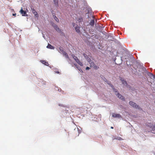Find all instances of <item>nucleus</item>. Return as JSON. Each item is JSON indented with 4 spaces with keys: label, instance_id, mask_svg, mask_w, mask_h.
Instances as JSON below:
<instances>
[{
    "label": "nucleus",
    "instance_id": "obj_1",
    "mask_svg": "<svg viewBox=\"0 0 155 155\" xmlns=\"http://www.w3.org/2000/svg\"><path fill=\"white\" fill-rule=\"evenodd\" d=\"M107 83L110 86V87L112 88L114 91L115 92V94L117 96V97L122 100L124 101L125 99L124 97L122 96L117 91H116V89L114 88V86L112 84H110V83L108 81H107Z\"/></svg>",
    "mask_w": 155,
    "mask_h": 155
},
{
    "label": "nucleus",
    "instance_id": "obj_2",
    "mask_svg": "<svg viewBox=\"0 0 155 155\" xmlns=\"http://www.w3.org/2000/svg\"><path fill=\"white\" fill-rule=\"evenodd\" d=\"M147 126L152 128V132L153 133L155 134V124L153 125L151 123H147Z\"/></svg>",
    "mask_w": 155,
    "mask_h": 155
},
{
    "label": "nucleus",
    "instance_id": "obj_3",
    "mask_svg": "<svg viewBox=\"0 0 155 155\" xmlns=\"http://www.w3.org/2000/svg\"><path fill=\"white\" fill-rule=\"evenodd\" d=\"M73 58L74 59V60L75 61L81 66H83V63L80 61L78 59V58L74 55H73Z\"/></svg>",
    "mask_w": 155,
    "mask_h": 155
},
{
    "label": "nucleus",
    "instance_id": "obj_4",
    "mask_svg": "<svg viewBox=\"0 0 155 155\" xmlns=\"http://www.w3.org/2000/svg\"><path fill=\"white\" fill-rule=\"evenodd\" d=\"M72 25L74 27H75V30L76 31L77 33H80V27L78 26V25H76L75 23H73Z\"/></svg>",
    "mask_w": 155,
    "mask_h": 155
},
{
    "label": "nucleus",
    "instance_id": "obj_5",
    "mask_svg": "<svg viewBox=\"0 0 155 155\" xmlns=\"http://www.w3.org/2000/svg\"><path fill=\"white\" fill-rule=\"evenodd\" d=\"M129 104L130 106H132L134 108L138 109L140 108V107L138 105H137L136 104L132 101H130L129 102Z\"/></svg>",
    "mask_w": 155,
    "mask_h": 155
},
{
    "label": "nucleus",
    "instance_id": "obj_6",
    "mask_svg": "<svg viewBox=\"0 0 155 155\" xmlns=\"http://www.w3.org/2000/svg\"><path fill=\"white\" fill-rule=\"evenodd\" d=\"M53 26L54 28L58 32L61 33V34H63L64 33L62 32L61 30L58 27V26L56 24L53 25Z\"/></svg>",
    "mask_w": 155,
    "mask_h": 155
},
{
    "label": "nucleus",
    "instance_id": "obj_7",
    "mask_svg": "<svg viewBox=\"0 0 155 155\" xmlns=\"http://www.w3.org/2000/svg\"><path fill=\"white\" fill-rule=\"evenodd\" d=\"M19 12L21 14L22 16H27L28 15L26 13V12L25 11H24L23 10L22 8H21L20 10L19 11Z\"/></svg>",
    "mask_w": 155,
    "mask_h": 155
},
{
    "label": "nucleus",
    "instance_id": "obj_8",
    "mask_svg": "<svg viewBox=\"0 0 155 155\" xmlns=\"http://www.w3.org/2000/svg\"><path fill=\"white\" fill-rule=\"evenodd\" d=\"M31 10L32 12V13L34 14L35 16L36 17H38V15L37 12H36L35 10L34 9V8H31Z\"/></svg>",
    "mask_w": 155,
    "mask_h": 155
},
{
    "label": "nucleus",
    "instance_id": "obj_9",
    "mask_svg": "<svg viewBox=\"0 0 155 155\" xmlns=\"http://www.w3.org/2000/svg\"><path fill=\"white\" fill-rule=\"evenodd\" d=\"M112 116L113 117L116 118H120L121 117V115L120 114L114 113H113L112 114Z\"/></svg>",
    "mask_w": 155,
    "mask_h": 155
},
{
    "label": "nucleus",
    "instance_id": "obj_10",
    "mask_svg": "<svg viewBox=\"0 0 155 155\" xmlns=\"http://www.w3.org/2000/svg\"><path fill=\"white\" fill-rule=\"evenodd\" d=\"M74 65L76 67V68L81 73L83 72V71L81 68L76 64H74Z\"/></svg>",
    "mask_w": 155,
    "mask_h": 155
},
{
    "label": "nucleus",
    "instance_id": "obj_11",
    "mask_svg": "<svg viewBox=\"0 0 155 155\" xmlns=\"http://www.w3.org/2000/svg\"><path fill=\"white\" fill-rule=\"evenodd\" d=\"M47 48H48L52 49H54V47H53L49 44H48V45L47 46Z\"/></svg>",
    "mask_w": 155,
    "mask_h": 155
},
{
    "label": "nucleus",
    "instance_id": "obj_12",
    "mask_svg": "<svg viewBox=\"0 0 155 155\" xmlns=\"http://www.w3.org/2000/svg\"><path fill=\"white\" fill-rule=\"evenodd\" d=\"M77 20L78 22H81L83 21V17H80L77 19Z\"/></svg>",
    "mask_w": 155,
    "mask_h": 155
},
{
    "label": "nucleus",
    "instance_id": "obj_13",
    "mask_svg": "<svg viewBox=\"0 0 155 155\" xmlns=\"http://www.w3.org/2000/svg\"><path fill=\"white\" fill-rule=\"evenodd\" d=\"M59 51L61 53L63 54L65 52L63 50V48L62 47H60Z\"/></svg>",
    "mask_w": 155,
    "mask_h": 155
},
{
    "label": "nucleus",
    "instance_id": "obj_14",
    "mask_svg": "<svg viewBox=\"0 0 155 155\" xmlns=\"http://www.w3.org/2000/svg\"><path fill=\"white\" fill-rule=\"evenodd\" d=\"M54 4L56 6L58 5V0H54Z\"/></svg>",
    "mask_w": 155,
    "mask_h": 155
},
{
    "label": "nucleus",
    "instance_id": "obj_15",
    "mask_svg": "<svg viewBox=\"0 0 155 155\" xmlns=\"http://www.w3.org/2000/svg\"><path fill=\"white\" fill-rule=\"evenodd\" d=\"M41 62L42 64H44L46 66H48V62H46L45 61H42Z\"/></svg>",
    "mask_w": 155,
    "mask_h": 155
},
{
    "label": "nucleus",
    "instance_id": "obj_16",
    "mask_svg": "<svg viewBox=\"0 0 155 155\" xmlns=\"http://www.w3.org/2000/svg\"><path fill=\"white\" fill-rule=\"evenodd\" d=\"M89 64H90V66L91 67H93L95 64V63L92 61Z\"/></svg>",
    "mask_w": 155,
    "mask_h": 155
},
{
    "label": "nucleus",
    "instance_id": "obj_17",
    "mask_svg": "<svg viewBox=\"0 0 155 155\" xmlns=\"http://www.w3.org/2000/svg\"><path fill=\"white\" fill-rule=\"evenodd\" d=\"M94 20H91L90 22V24L91 26H93L94 24Z\"/></svg>",
    "mask_w": 155,
    "mask_h": 155
},
{
    "label": "nucleus",
    "instance_id": "obj_18",
    "mask_svg": "<svg viewBox=\"0 0 155 155\" xmlns=\"http://www.w3.org/2000/svg\"><path fill=\"white\" fill-rule=\"evenodd\" d=\"M53 16H54V18L55 20V21L57 22H58L59 20H58V18H57V17L56 16H55L54 15H53Z\"/></svg>",
    "mask_w": 155,
    "mask_h": 155
},
{
    "label": "nucleus",
    "instance_id": "obj_19",
    "mask_svg": "<svg viewBox=\"0 0 155 155\" xmlns=\"http://www.w3.org/2000/svg\"><path fill=\"white\" fill-rule=\"evenodd\" d=\"M121 81H122V82L123 83V84H127V82L126 81H125V80H124L123 79H121Z\"/></svg>",
    "mask_w": 155,
    "mask_h": 155
},
{
    "label": "nucleus",
    "instance_id": "obj_20",
    "mask_svg": "<svg viewBox=\"0 0 155 155\" xmlns=\"http://www.w3.org/2000/svg\"><path fill=\"white\" fill-rule=\"evenodd\" d=\"M64 55L66 58H69L68 55L67 53L65 52L63 54Z\"/></svg>",
    "mask_w": 155,
    "mask_h": 155
},
{
    "label": "nucleus",
    "instance_id": "obj_21",
    "mask_svg": "<svg viewBox=\"0 0 155 155\" xmlns=\"http://www.w3.org/2000/svg\"><path fill=\"white\" fill-rule=\"evenodd\" d=\"M86 60L89 63H90L92 61L91 59L89 58V57L88 58H87Z\"/></svg>",
    "mask_w": 155,
    "mask_h": 155
},
{
    "label": "nucleus",
    "instance_id": "obj_22",
    "mask_svg": "<svg viewBox=\"0 0 155 155\" xmlns=\"http://www.w3.org/2000/svg\"><path fill=\"white\" fill-rule=\"evenodd\" d=\"M83 55L84 57L85 58V59H86L87 58H88L87 55L86 54H85V53H84L83 54Z\"/></svg>",
    "mask_w": 155,
    "mask_h": 155
},
{
    "label": "nucleus",
    "instance_id": "obj_23",
    "mask_svg": "<svg viewBox=\"0 0 155 155\" xmlns=\"http://www.w3.org/2000/svg\"><path fill=\"white\" fill-rule=\"evenodd\" d=\"M93 67L95 69H96V70H97L98 68H99V67L98 66H96L95 64Z\"/></svg>",
    "mask_w": 155,
    "mask_h": 155
},
{
    "label": "nucleus",
    "instance_id": "obj_24",
    "mask_svg": "<svg viewBox=\"0 0 155 155\" xmlns=\"http://www.w3.org/2000/svg\"><path fill=\"white\" fill-rule=\"evenodd\" d=\"M150 74L151 75V76H153V78H154L155 77V75H153L152 74L150 73Z\"/></svg>",
    "mask_w": 155,
    "mask_h": 155
},
{
    "label": "nucleus",
    "instance_id": "obj_25",
    "mask_svg": "<svg viewBox=\"0 0 155 155\" xmlns=\"http://www.w3.org/2000/svg\"><path fill=\"white\" fill-rule=\"evenodd\" d=\"M90 69V68L88 67H87L86 68V70H89Z\"/></svg>",
    "mask_w": 155,
    "mask_h": 155
},
{
    "label": "nucleus",
    "instance_id": "obj_26",
    "mask_svg": "<svg viewBox=\"0 0 155 155\" xmlns=\"http://www.w3.org/2000/svg\"><path fill=\"white\" fill-rule=\"evenodd\" d=\"M56 73L57 74H60V72L59 71H56Z\"/></svg>",
    "mask_w": 155,
    "mask_h": 155
},
{
    "label": "nucleus",
    "instance_id": "obj_27",
    "mask_svg": "<svg viewBox=\"0 0 155 155\" xmlns=\"http://www.w3.org/2000/svg\"><path fill=\"white\" fill-rule=\"evenodd\" d=\"M16 15V13L13 14H12V15L13 16H15Z\"/></svg>",
    "mask_w": 155,
    "mask_h": 155
},
{
    "label": "nucleus",
    "instance_id": "obj_28",
    "mask_svg": "<svg viewBox=\"0 0 155 155\" xmlns=\"http://www.w3.org/2000/svg\"><path fill=\"white\" fill-rule=\"evenodd\" d=\"M111 129H113V127H111Z\"/></svg>",
    "mask_w": 155,
    "mask_h": 155
},
{
    "label": "nucleus",
    "instance_id": "obj_29",
    "mask_svg": "<svg viewBox=\"0 0 155 155\" xmlns=\"http://www.w3.org/2000/svg\"><path fill=\"white\" fill-rule=\"evenodd\" d=\"M121 138H120V140H121Z\"/></svg>",
    "mask_w": 155,
    "mask_h": 155
}]
</instances>
